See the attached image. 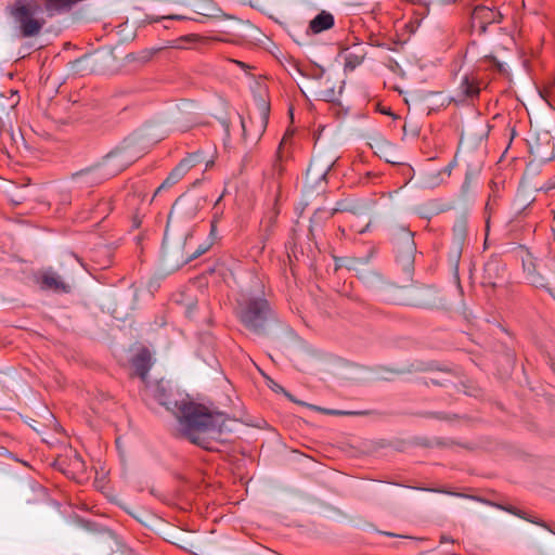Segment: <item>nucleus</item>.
<instances>
[{"label": "nucleus", "mask_w": 555, "mask_h": 555, "mask_svg": "<svg viewBox=\"0 0 555 555\" xmlns=\"http://www.w3.org/2000/svg\"><path fill=\"white\" fill-rule=\"evenodd\" d=\"M468 235V220L465 214L456 217L452 227V237L455 253L461 254Z\"/></svg>", "instance_id": "obj_16"}, {"label": "nucleus", "mask_w": 555, "mask_h": 555, "mask_svg": "<svg viewBox=\"0 0 555 555\" xmlns=\"http://www.w3.org/2000/svg\"><path fill=\"white\" fill-rule=\"evenodd\" d=\"M72 179L79 188H91L102 182L103 175L101 167L96 166L74 173Z\"/></svg>", "instance_id": "obj_13"}, {"label": "nucleus", "mask_w": 555, "mask_h": 555, "mask_svg": "<svg viewBox=\"0 0 555 555\" xmlns=\"http://www.w3.org/2000/svg\"><path fill=\"white\" fill-rule=\"evenodd\" d=\"M95 62L92 55H83L82 57L73 62V69L81 75L94 70Z\"/></svg>", "instance_id": "obj_21"}, {"label": "nucleus", "mask_w": 555, "mask_h": 555, "mask_svg": "<svg viewBox=\"0 0 555 555\" xmlns=\"http://www.w3.org/2000/svg\"><path fill=\"white\" fill-rule=\"evenodd\" d=\"M269 387L274 391H284V389L272 379H269Z\"/></svg>", "instance_id": "obj_33"}, {"label": "nucleus", "mask_w": 555, "mask_h": 555, "mask_svg": "<svg viewBox=\"0 0 555 555\" xmlns=\"http://www.w3.org/2000/svg\"><path fill=\"white\" fill-rule=\"evenodd\" d=\"M281 159V146L279 147V151H278V160L280 162Z\"/></svg>", "instance_id": "obj_43"}, {"label": "nucleus", "mask_w": 555, "mask_h": 555, "mask_svg": "<svg viewBox=\"0 0 555 555\" xmlns=\"http://www.w3.org/2000/svg\"><path fill=\"white\" fill-rule=\"evenodd\" d=\"M78 0H44V9L49 16L67 12Z\"/></svg>", "instance_id": "obj_19"}, {"label": "nucleus", "mask_w": 555, "mask_h": 555, "mask_svg": "<svg viewBox=\"0 0 555 555\" xmlns=\"http://www.w3.org/2000/svg\"><path fill=\"white\" fill-rule=\"evenodd\" d=\"M257 2H259L260 0H256Z\"/></svg>", "instance_id": "obj_47"}, {"label": "nucleus", "mask_w": 555, "mask_h": 555, "mask_svg": "<svg viewBox=\"0 0 555 555\" xmlns=\"http://www.w3.org/2000/svg\"><path fill=\"white\" fill-rule=\"evenodd\" d=\"M143 385L144 398L155 399L169 411L177 410L179 429L184 438L205 450L217 449L216 443L227 430L228 418L223 413L211 412L206 406L194 402L179 403L177 399H171L169 383L163 379Z\"/></svg>", "instance_id": "obj_1"}, {"label": "nucleus", "mask_w": 555, "mask_h": 555, "mask_svg": "<svg viewBox=\"0 0 555 555\" xmlns=\"http://www.w3.org/2000/svg\"><path fill=\"white\" fill-rule=\"evenodd\" d=\"M526 272L527 280L531 285L545 288L555 299V260L550 261L545 272L539 271L532 263L526 267Z\"/></svg>", "instance_id": "obj_10"}, {"label": "nucleus", "mask_w": 555, "mask_h": 555, "mask_svg": "<svg viewBox=\"0 0 555 555\" xmlns=\"http://www.w3.org/2000/svg\"><path fill=\"white\" fill-rule=\"evenodd\" d=\"M106 548L109 551L107 555H137L117 532L107 529Z\"/></svg>", "instance_id": "obj_17"}, {"label": "nucleus", "mask_w": 555, "mask_h": 555, "mask_svg": "<svg viewBox=\"0 0 555 555\" xmlns=\"http://www.w3.org/2000/svg\"><path fill=\"white\" fill-rule=\"evenodd\" d=\"M237 318L250 332L266 335L267 326L276 321L270 304L262 295H242L237 300Z\"/></svg>", "instance_id": "obj_2"}, {"label": "nucleus", "mask_w": 555, "mask_h": 555, "mask_svg": "<svg viewBox=\"0 0 555 555\" xmlns=\"http://www.w3.org/2000/svg\"><path fill=\"white\" fill-rule=\"evenodd\" d=\"M137 301V289L128 287L124 292H115L112 295V302L108 307L111 314L116 320L128 319L134 309Z\"/></svg>", "instance_id": "obj_9"}, {"label": "nucleus", "mask_w": 555, "mask_h": 555, "mask_svg": "<svg viewBox=\"0 0 555 555\" xmlns=\"http://www.w3.org/2000/svg\"><path fill=\"white\" fill-rule=\"evenodd\" d=\"M391 241L397 262L404 271L409 272L413 268L416 253L413 232L402 225L393 227L391 229Z\"/></svg>", "instance_id": "obj_4"}, {"label": "nucleus", "mask_w": 555, "mask_h": 555, "mask_svg": "<svg viewBox=\"0 0 555 555\" xmlns=\"http://www.w3.org/2000/svg\"><path fill=\"white\" fill-rule=\"evenodd\" d=\"M41 14L42 4L39 0H16L11 8V16L23 38L36 37L41 33L46 25Z\"/></svg>", "instance_id": "obj_3"}, {"label": "nucleus", "mask_w": 555, "mask_h": 555, "mask_svg": "<svg viewBox=\"0 0 555 555\" xmlns=\"http://www.w3.org/2000/svg\"><path fill=\"white\" fill-rule=\"evenodd\" d=\"M134 159L128 147H116L106 154V175L116 176L125 170Z\"/></svg>", "instance_id": "obj_11"}, {"label": "nucleus", "mask_w": 555, "mask_h": 555, "mask_svg": "<svg viewBox=\"0 0 555 555\" xmlns=\"http://www.w3.org/2000/svg\"><path fill=\"white\" fill-rule=\"evenodd\" d=\"M55 467L70 479L79 481L85 475L86 464L80 454L72 447L65 448L54 461Z\"/></svg>", "instance_id": "obj_7"}, {"label": "nucleus", "mask_w": 555, "mask_h": 555, "mask_svg": "<svg viewBox=\"0 0 555 555\" xmlns=\"http://www.w3.org/2000/svg\"><path fill=\"white\" fill-rule=\"evenodd\" d=\"M189 546H192V545L186 542H183V544L180 545V547H182L184 550H189Z\"/></svg>", "instance_id": "obj_38"}, {"label": "nucleus", "mask_w": 555, "mask_h": 555, "mask_svg": "<svg viewBox=\"0 0 555 555\" xmlns=\"http://www.w3.org/2000/svg\"><path fill=\"white\" fill-rule=\"evenodd\" d=\"M361 62H362V57L350 53V54H348V56L346 59V66L353 69L356 66L361 64Z\"/></svg>", "instance_id": "obj_28"}, {"label": "nucleus", "mask_w": 555, "mask_h": 555, "mask_svg": "<svg viewBox=\"0 0 555 555\" xmlns=\"http://www.w3.org/2000/svg\"><path fill=\"white\" fill-rule=\"evenodd\" d=\"M503 15L494 7L486 3H477L470 12V27L478 35H483L491 24L501 23Z\"/></svg>", "instance_id": "obj_8"}, {"label": "nucleus", "mask_w": 555, "mask_h": 555, "mask_svg": "<svg viewBox=\"0 0 555 555\" xmlns=\"http://www.w3.org/2000/svg\"><path fill=\"white\" fill-rule=\"evenodd\" d=\"M183 203V198L182 197H179L176 203L173 204L172 206V210L177 209L179 206H181Z\"/></svg>", "instance_id": "obj_35"}, {"label": "nucleus", "mask_w": 555, "mask_h": 555, "mask_svg": "<svg viewBox=\"0 0 555 555\" xmlns=\"http://www.w3.org/2000/svg\"><path fill=\"white\" fill-rule=\"evenodd\" d=\"M330 169L331 166H326L323 169H319L317 165L312 163L307 169L306 178L307 180L310 181H314L317 179L324 180Z\"/></svg>", "instance_id": "obj_24"}, {"label": "nucleus", "mask_w": 555, "mask_h": 555, "mask_svg": "<svg viewBox=\"0 0 555 555\" xmlns=\"http://www.w3.org/2000/svg\"><path fill=\"white\" fill-rule=\"evenodd\" d=\"M11 94L12 95H11V99H10L11 100V104L10 105H11V107H14L18 103L20 98H18L16 91L11 90Z\"/></svg>", "instance_id": "obj_31"}, {"label": "nucleus", "mask_w": 555, "mask_h": 555, "mask_svg": "<svg viewBox=\"0 0 555 555\" xmlns=\"http://www.w3.org/2000/svg\"><path fill=\"white\" fill-rule=\"evenodd\" d=\"M189 546H192V545L186 542H183V544L180 545V547H182L184 550H189Z\"/></svg>", "instance_id": "obj_37"}, {"label": "nucleus", "mask_w": 555, "mask_h": 555, "mask_svg": "<svg viewBox=\"0 0 555 555\" xmlns=\"http://www.w3.org/2000/svg\"><path fill=\"white\" fill-rule=\"evenodd\" d=\"M278 212H273L261 225L260 240L262 243L269 240L271 236L273 227L275 224Z\"/></svg>", "instance_id": "obj_25"}, {"label": "nucleus", "mask_w": 555, "mask_h": 555, "mask_svg": "<svg viewBox=\"0 0 555 555\" xmlns=\"http://www.w3.org/2000/svg\"><path fill=\"white\" fill-rule=\"evenodd\" d=\"M554 534H555V532H554Z\"/></svg>", "instance_id": "obj_48"}, {"label": "nucleus", "mask_w": 555, "mask_h": 555, "mask_svg": "<svg viewBox=\"0 0 555 555\" xmlns=\"http://www.w3.org/2000/svg\"><path fill=\"white\" fill-rule=\"evenodd\" d=\"M209 246H201L198 247L191 256L188 257L186 261H190L192 259H195L206 253L208 250Z\"/></svg>", "instance_id": "obj_29"}, {"label": "nucleus", "mask_w": 555, "mask_h": 555, "mask_svg": "<svg viewBox=\"0 0 555 555\" xmlns=\"http://www.w3.org/2000/svg\"><path fill=\"white\" fill-rule=\"evenodd\" d=\"M152 364L151 352L149 349L142 348L131 360L133 375L138 376L143 384L147 383V374Z\"/></svg>", "instance_id": "obj_12"}, {"label": "nucleus", "mask_w": 555, "mask_h": 555, "mask_svg": "<svg viewBox=\"0 0 555 555\" xmlns=\"http://www.w3.org/2000/svg\"><path fill=\"white\" fill-rule=\"evenodd\" d=\"M120 244V238H115L109 243H106V269L114 263H116L115 258L119 259V255H114V253L118 249Z\"/></svg>", "instance_id": "obj_26"}, {"label": "nucleus", "mask_w": 555, "mask_h": 555, "mask_svg": "<svg viewBox=\"0 0 555 555\" xmlns=\"http://www.w3.org/2000/svg\"><path fill=\"white\" fill-rule=\"evenodd\" d=\"M40 287L46 291H53L56 293H69L70 285L65 282L56 272L49 269L41 275Z\"/></svg>", "instance_id": "obj_15"}, {"label": "nucleus", "mask_w": 555, "mask_h": 555, "mask_svg": "<svg viewBox=\"0 0 555 555\" xmlns=\"http://www.w3.org/2000/svg\"><path fill=\"white\" fill-rule=\"evenodd\" d=\"M235 63H236L237 65H240L241 67H245V66H246L243 62H240V61H235Z\"/></svg>", "instance_id": "obj_42"}, {"label": "nucleus", "mask_w": 555, "mask_h": 555, "mask_svg": "<svg viewBox=\"0 0 555 555\" xmlns=\"http://www.w3.org/2000/svg\"><path fill=\"white\" fill-rule=\"evenodd\" d=\"M504 509L507 511L508 513L513 514V515H516L518 517L525 518V516L521 515L520 511H518L517 508H515L513 506L504 507Z\"/></svg>", "instance_id": "obj_32"}, {"label": "nucleus", "mask_w": 555, "mask_h": 555, "mask_svg": "<svg viewBox=\"0 0 555 555\" xmlns=\"http://www.w3.org/2000/svg\"><path fill=\"white\" fill-rule=\"evenodd\" d=\"M216 224H217V221H216V219H214V220L211 221V229H210V235H212V236H215V235H216V228H217V225H216Z\"/></svg>", "instance_id": "obj_34"}, {"label": "nucleus", "mask_w": 555, "mask_h": 555, "mask_svg": "<svg viewBox=\"0 0 555 555\" xmlns=\"http://www.w3.org/2000/svg\"><path fill=\"white\" fill-rule=\"evenodd\" d=\"M286 397H288L291 400H293V398L291 397L289 393L285 392Z\"/></svg>", "instance_id": "obj_46"}, {"label": "nucleus", "mask_w": 555, "mask_h": 555, "mask_svg": "<svg viewBox=\"0 0 555 555\" xmlns=\"http://www.w3.org/2000/svg\"><path fill=\"white\" fill-rule=\"evenodd\" d=\"M116 444H117V448H119V446H121V442H120V439H116Z\"/></svg>", "instance_id": "obj_45"}, {"label": "nucleus", "mask_w": 555, "mask_h": 555, "mask_svg": "<svg viewBox=\"0 0 555 555\" xmlns=\"http://www.w3.org/2000/svg\"><path fill=\"white\" fill-rule=\"evenodd\" d=\"M452 168H453V164L448 165V167H446V169H444V172H447L448 175H450V172H451Z\"/></svg>", "instance_id": "obj_36"}, {"label": "nucleus", "mask_w": 555, "mask_h": 555, "mask_svg": "<svg viewBox=\"0 0 555 555\" xmlns=\"http://www.w3.org/2000/svg\"><path fill=\"white\" fill-rule=\"evenodd\" d=\"M126 511H127L130 515H132L137 520L142 521V519H141L138 515H135V514L131 513V512H130V511H128V509H126Z\"/></svg>", "instance_id": "obj_39"}, {"label": "nucleus", "mask_w": 555, "mask_h": 555, "mask_svg": "<svg viewBox=\"0 0 555 555\" xmlns=\"http://www.w3.org/2000/svg\"><path fill=\"white\" fill-rule=\"evenodd\" d=\"M489 0H463L464 2V5L465 7H470L472 9L474 8L475 4L477 3H485V2H488Z\"/></svg>", "instance_id": "obj_30"}, {"label": "nucleus", "mask_w": 555, "mask_h": 555, "mask_svg": "<svg viewBox=\"0 0 555 555\" xmlns=\"http://www.w3.org/2000/svg\"><path fill=\"white\" fill-rule=\"evenodd\" d=\"M504 267L496 260H490L486 263L482 275V284L492 288L503 284Z\"/></svg>", "instance_id": "obj_14"}, {"label": "nucleus", "mask_w": 555, "mask_h": 555, "mask_svg": "<svg viewBox=\"0 0 555 555\" xmlns=\"http://www.w3.org/2000/svg\"><path fill=\"white\" fill-rule=\"evenodd\" d=\"M328 413H331V414H345L344 412H339V411H330Z\"/></svg>", "instance_id": "obj_41"}, {"label": "nucleus", "mask_w": 555, "mask_h": 555, "mask_svg": "<svg viewBox=\"0 0 555 555\" xmlns=\"http://www.w3.org/2000/svg\"><path fill=\"white\" fill-rule=\"evenodd\" d=\"M334 26V16L327 11H321L309 24L313 34L327 30Z\"/></svg>", "instance_id": "obj_18"}, {"label": "nucleus", "mask_w": 555, "mask_h": 555, "mask_svg": "<svg viewBox=\"0 0 555 555\" xmlns=\"http://www.w3.org/2000/svg\"><path fill=\"white\" fill-rule=\"evenodd\" d=\"M193 14H168V15H149L146 20L142 21L141 24L144 23H158L163 21H195L203 22L201 17H219L221 10L212 0H199L196 4L195 9L192 11Z\"/></svg>", "instance_id": "obj_6"}, {"label": "nucleus", "mask_w": 555, "mask_h": 555, "mask_svg": "<svg viewBox=\"0 0 555 555\" xmlns=\"http://www.w3.org/2000/svg\"><path fill=\"white\" fill-rule=\"evenodd\" d=\"M274 168H275V169H278V170H279V172H281V170H282L281 166H280V165H278V164H274Z\"/></svg>", "instance_id": "obj_44"}, {"label": "nucleus", "mask_w": 555, "mask_h": 555, "mask_svg": "<svg viewBox=\"0 0 555 555\" xmlns=\"http://www.w3.org/2000/svg\"><path fill=\"white\" fill-rule=\"evenodd\" d=\"M317 98L323 101H332L335 98V91L333 88H326L324 90H319L315 93Z\"/></svg>", "instance_id": "obj_27"}, {"label": "nucleus", "mask_w": 555, "mask_h": 555, "mask_svg": "<svg viewBox=\"0 0 555 555\" xmlns=\"http://www.w3.org/2000/svg\"><path fill=\"white\" fill-rule=\"evenodd\" d=\"M460 91L465 98H477L480 92L477 80L468 75H465L460 85Z\"/></svg>", "instance_id": "obj_20"}, {"label": "nucleus", "mask_w": 555, "mask_h": 555, "mask_svg": "<svg viewBox=\"0 0 555 555\" xmlns=\"http://www.w3.org/2000/svg\"><path fill=\"white\" fill-rule=\"evenodd\" d=\"M183 177L184 175L176 167L164 180V182L156 189L154 196H156L163 190L171 188L172 185L178 183Z\"/></svg>", "instance_id": "obj_23"}, {"label": "nucleus", "mask_w": 555, "mask_h": 555, "mask_svg": "<svg viewBox=\"0 0 555 555\" xmlns=\"http://www.w3.org/2000/svg\"><path fill=\"white\" fill-rule=\"evenodd\" d=\"M269 114L270 104L259 99L256 111L249 113L248 119L241 120L245 140L257 142L261 138L268 126Z\"/></svg>", "instance_id": "obj_5"}, {"label": "nucleus", "mask_w": 555, "mask_h": 555, "mask_svg": "<svg viewBox=\"0 0 555 555\" xmlns=\"http://www.w3.org/2000/svg\"><path fill=\"white\" fill-rule=\"evenodd\" d=\"M203 162L202 153L196 152L190 154L188 157L183 158L177 166V168L185 176L188 171L195 167L197 164Z\"/></svg>", "instance_id": "obj_22"}, {"label": "nucleus", "mask_w": 555, "mask_h": 555, "mask_svg": "<svg viewBox=\"0 0 555 555\" xmlns=\"http://www.w3.org/2000/svg\"><path fill=\"white\" fill-rule=\"evenodd\" d=\"M339 210H343L341 208H335L332 210V212L330 214V216H333L336 211H339Z\"/></svg>", "instance_id": "obj_40"}]
</instances>
